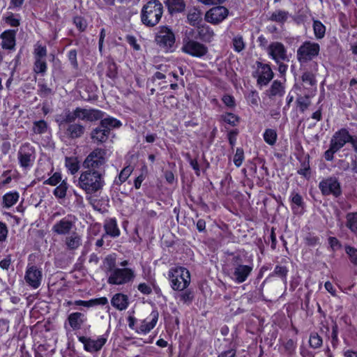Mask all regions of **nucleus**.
<instances>
[{
	"mask_svg": "<svg viewBox=\"0 0 357 357\" xmlns=\"http://www.w3.org/2000/svg\"><path fill=\"white\" fill-rule=\"evenodd\" d=\"M104 175L98 172L82 171L78 178L77 186L86 195H95L105 185Z\"/></svg>",
	"mask_w": 357,
	"mask_h": 357,
	"instance_id": "obj_1",
	"label": "nucleus"
},
{
	"mask_svg": "<svg viewBox=\"0 0 357 357\" xmlns=\"http://www.w3.org/2000/svg\"><path fill=\"white\" fill-rule=\"evenodd\" d=\"M164 11L162 3L159 0H150L141 10L142 23L147 27H153L160 21Z\"/></svg>",
	"mask_w": 357,
	"mask_h": 357,
	"instance_id": "obj_2",
	"label": "nucleus"
},
{
	"mask_svg": "<svg viewBox=\"0 0 357 357\" xmlns=\"http://www.w3.org/2000/svg\"><path fill=\"white\" fill-rule=\"evenodd\" d=\"M352 135L348 128H341L334 132L329 144V148L324 153L326 161L334 160V155L340 151L347 144H351Z\"/></svg>",
	"mask_w": 357,
	"mask_h": 357,
	"instance_id": "obj_3",
	"label": "nucleus"
},
{
	"mask_svg": "<svg viewBox=\"0 0 357 357\" xmlns=\"http://www.w3.org/2000/svg\"><path fill=\"white\" fill-rule=\"evenodd\" d=\"M253 267L252 262H250L248 264H243V259L241 255H234L231 259L229 278L236 284L243 283L251 275Z\"/></svg>",
	"mask_w": 357,
	"mask_h": 357,
	"instance_id": "obj_4",
	"label": "nucleus"
},
{
	"mask_svg": "<svg viewBox=\"0 0 357 357\" xmlns=\"http://www.w3.org/2000/svg\"><path fill=\"white\" fill-rule=\"evenodd\" d=\"M167 279L172 289L181 291L187 289L191 282V275L189 270L181 266H174L168 271Z\"/></svg>",
	"mask_w": 357,
	"mask_h": 357,
	"instance_id": "obj_5",
	"label": "nucleus"
},
{
	"mask_svg": "<svg viewBox=\"0 0 357 357\" xmlns=\"http://www.w3.org/2000/svg\"><path fill=\"white\" fill-rule=\"evenodd\" d=\"M106 151L101 148L94 149L84 159L82 167L85 171L98 172L105 174Z\"/></svg>",
	"mask_w": 357,
	"mask_h": 357,
	"instance_id": "obj_6",
	"label": "nucleus"
},
{
	"mask_svg": "<svg viewBox=\"0 0 357 357\" xmlns=\"http://www.w3.org/2000/svg\"><path fill=\"white\" fill-rule=\"evenodd\" d=\"M155 42L159 48L165 53H172L175 51V33L172 29L167 25L159 27L155 36Z\"/></svg>",
	"mask_w": 357,
	"mask_h": 357,
	"instance_id": "obj_7",
	"label": "nucleus"
},
{
	"mask_svg": "<svg viewBox=\"0 0 357 357\" xmlns=\"http://www.w3.org/2000/svg\"><path fill=\"white\" fill-rule=\"evenodd\" d=\"M219 121L233 127L232 129H228L225 126V129L229 146L231 149L234 151L237 142L238 136L240 133L239 129L236 127L239 124L241 117L234 113L225 112L220 116Z\"/></svg>",
	"mask_w": 357,
	"mask_h": 357,
	"instance_id": "obj_8",
	"label": "nucleus"
},
{
	"mask_svg": "<svg viewBox=\"0 0 357 357\" xmlns=\"http://www.w3.org/2000/svg\"><path fill=\"white\" fill-rule=\"evenodd\" d=\"M135 277L134 268L118 267L107 277V283L110 285H124L133 282Z\"/></svg>",
	"mask_w": 357,
	"mask_h": 357,
	"instance_id": "obj_9",
	"label": "nucleus"
},
{
	"mask_svg": "<svg viewBox=\"0 0 357 357\" xmlns=\"http://www.w3.org/2000/svg\"><path fill=\"white\" fill-rule=\"evenodd\" d=\"M256 69L252 72V77L257 79V86L261 89L267 86L274 77V73L270 62L263 63L257 61Z\"/></svg>",
	"mask_w": 357,
	"mask_h": 357,
	"instance_id": "obj_10",
	"label": "nucleus"
},
{
	"mask_svg": "<svg viewBox=\"0 0 357 357\" xmlns=\"http://www.w3.org/2000/svg\"><path fill=\"white\" fill-rule=\"evenodd\" d=\"M320 52L318 43L306 40L298 48L296 58L301 64L305 63L316 58Z\"/></svg>",
	"mask_w": 357,
	"mask_h": 357,
	"instance_id": "obj_11",
	"label": "nucleus"
},
{
	"mask_svg": "<svg viewBox=\"0 0 357 357\" xmlns=\"http://www.w3.org/2000/svg\"><path fill=\"white\" fill-rule=\"evenodd\" d=\"M33 72L44 75L47 70L46 57L47 54V47L39 42L33 46Z\"/></svg>",
	"mask_w": 357,
	"mask_h": 357,
	"instance_id": "obj_12",
	"label": "nucleus"
},
{
	"mask_svg": "<svg viewBox=\"0 0 357 357\" xmlns=\"http://www.w3.org/2000/svg\"><path fill=\"white\" fill-rule=\"evenodd\" d=\"M182 52L195 58H203L208 52V47L197 40L185 37L183 39Z\"/></svg>",
	"mask_w": 357,
	"mask_h": 357,
	"instance_id": "obj_13",
	"label": "nucleus"
},
{
	"mask_svg": "<svg viewBox=\"0 0 357 357\" xmlns=\"http://www.w3.org/2000/svg\"><path fill=\"white\" fill-rule=\"evenodd\" d=\"M319 188L323 196L333 195L338 198L342 195L341 183L335 176H328L319 183Z\"/></svg>",
	"mask_w": 357,
	"mask_h": 357,
	"instance_id": "obj_14",
	"label": "nucleus"
},
{
	"mask_svg": "<svg viewBox=\"0 0 357 357\" xmlns=\"http://www.w3.org/2000/svg\"><path fill=\"white\" fill-rule=\"evenodd\" d=\"M17 159L20 166L24 169H30L36 159V149L29 142L22 144L17 152Z\"/></svg>",
	"mask_w": 357,
	"mask_h": 357,
	"instance_id": "obj_15",
	"label": "nucleus"
},
{
	"mask_svg": "<svg viewBox=\"0 0 357 357\" xmlns=\"http://www.w3.org/2000/svg\"><path fill=\"white\" fill-rule=\"evenodd\" d=\"M75 335L78 341L83 344L84 350L91 354L100 351L106 344L108 337L107 333L98 336L96 340L81 335L79 333H75Z\"/></svg>",
	"mask_w": 357,
	"mask_h": 357,
	"instance_id": "obj_16",
	"label": "nucleus"
},
{
	"mask_svg": "<svg viewBox=\"0 0 357 357\" xmlns=\"http://www.w3.org/2000/svg\"><path fill=\"white\" fill-rule=\"evenodd\" d=\"M289 258L283 257L278 261L273 271L262 282V284H265L268 280L273 278L280 279L285 285L287 283V277L289 272Z\"/></svg>",
	"mask_w": 357,
	"mask_h": 357,
	"instance_id": "obj_17",
	"label": "nucleus"
},
{
	"mask_svg": "<svg viewBox=\"0 0 357 357\" xmlns=\"http://www.w3.org/2000/svg\"><path fill=\"white\" fill-rule=\"evenodd\" d=\"M266 52L268 57L274 61L275 63L289 61V58L287 55V50L281 42L275 41L271 43Z\"/></svg>",
	"mask_w": 357,
	"mask_h": 357,
	"instance_id": "obj_18",
	"label": "nucleus"
},
{
	"mask_svg": "<svg viewBox=\"0 0 357 357\" xmlns=\"http://www.w3.org/2000/svg\"><path fill=\"white\" fill-rule=\"evenodd\" d=\"M87 321V316L80 312H74L70 313L64 323V328L67 331H74L75 334L78 333L82 326Z\"/></svg>",
	"mask_w": 357,
	"mask_h": 357,
	"instance_id": "obj_19",
	"label": "nucleus"
},
{
	"mask_svg": "<svg viewBox=\"0 0 357 357\" xmlns=\"http://www.w3.org/2000/svg\"><path fill=\"white\" fill-rule=\"evenodd\" d=\"M42 278V268L29 264L24 275V280L28 286L33 289H38L41 284Z\"/></svg>",
	"mask_w": 357,
	"mask_h": 357,
	"instance_id": "obj_20",
	"label": "nucleus"
},
{
	"mask_svg": "<svg viewBox=\"0 0 357 357\" xmlns=\"http://www.w3.org/2000/svg\"><path fill=\"white\" fill-rule=\"evenodd\" d=\"M158 318V311L152 310L146 319L139 320V323L137 324L136 333L144 335L149 333L156 326Z\"/></svg>",
	"mask_w": 357,
	"mask_h": 357,
	"instance_id": "obj_21",
	"label": "nucleus"
},
{
	"mask_svg": "<svg viewBox=\"0 0 357 357\" xmlns=\"http://www.w3.org/2000/svg\"><path fill=\"white\" fill-rule=\"evenodd\" d=\"M321 334H324L328 341L331 344L332 348L335 350L340 344L339 339V326L335 321H333L331 328L328 324H323L320 328Z\"/></svg>",
	"mask_w": 357,
	"mask_h": 357,
	"instance_id": "obj_22",
	"label": "nucleus"
},
{
	"mask_svg": "<svg viewBox=\"0 0 357 357\" xmlns=\"http://www.w3.org/2000/svg\"><path fill=\"white\" fill-rule=\"evenodd\" d=\"M229 15V10L222 6H218L209 9L205 14V20L213 24H218L225 20Z\"/></svg>",
	"mask_w": 357,
	"mask_h": 357,
	"instance_id": "obj_23",
	"label": "nucleus"
},
{
	"mask_svg": "<svg viewBox=\"0 0 357 357\" xmlns=\"http://www.w3.org/2000/svg\"><path fill=\"white\" fill-rule=\"evenodd\" d=\"M104 112L97 109H85L77 107L74 109L76 119L82 121H95L103 118Z\"/></svg>",
	"mask_w": 357,
	"mask_h": 357,
	"instance_id": "obj_24",
	"label": "nucleus"
},
{
	"mask_svg": "<svg viewBox=\"0 0 357 357\" xmlns=\"http://www.w3.org/2000/svg\"><path fill=\"white\" fill-rule=\"evenodd\" d=\"M98 75L99 77L105 75L106 77L114 81L118 77V66L112 59H109L104 63L98 65Z\"/></svg>",
	"mask_w": 357,
	"mask_h": 357,
	"instance_id": "obj_25",
	"label": "nucleus"
},
{
	"mask_svg": "<svg viewBox=\"0 0 357 357\" xmlns=\"http://www.w3.org/2000/svg\"><path fill=\"white\" fill-rule=\"evenodd\" d=\"M289 201L291 211L295 215H302L305 212L306 204L303 196L295 190L290 192Z\"/></svg>",
	"mask_w": 357,
	"mask_h": 357,
	"instance_id": "obj_26",
	"label": "nucleus"
},
{
	"mask_svg": "<svg viewBox=\"0 0 357 357\" xmlns=\"http://www.w3.org/2000/svg\"><path fill=\"white\" fill-rule=\"evenodd\" d=\"M17 29H6L0 34L1 49L8 51H14L16 47V36Z\"/></svg>",
	"mask_w": 357,
	"mask_h": 357,
	"instance_id": "obj_27",
	"label": "nucleus"
},
{
	"mask_svg": "<svg viewBox=\"0 0 357 357\" xmlns=\"http://www.w3.org/2000/svg\"><path fill=\"white\" fill-rule=\"evenodd\" d=\"M74 218L72 215H66L53 225L52 231L58 235L68 234L74 226Z\"/></svg>",
	"mask_w": 357,
	"mask_h": 357,
	"instance_id": "obj_28",
	"label": "nucleus"
},
{
	"mask_svg": "<svg viewBox=\"0 0 357 357\" xmlns=\"http://www.w3.org/2000/svg\"><path fill=\"white\" fill-rule=\"evenodd\" d=\"M105 233L103 237L109 236L112 238H116L121 235V230L119 227L116 218H107L103 223Z\"/></svg>",
	"mask_w": 357,
	"mask_h": 357,
	"instance_id": "obj_29",
	"label": "nucleus"
},
{
	"mask_svg": "<svg viewBox=\"0 0 357 357\" xmlns=\"http://www.w3.org/2000/svg\"><path fill=\"white\" fill-rule=\"evenodd\" d=\"M173 297L177 301V303H182L189 306L195 299V293L191 289H185L181 291H174Z\"/></svg>",
	"mask_w": 357,
	"mask_h": 357,
	"instance_id": "obj_30",
	"label": "nucleus"
},
{
	"mask_svg": "<svg viewBox=\"0 0 357 357\" xmlns=\"http://www.w3.org/2000/svg\"><path fill=\"white\" fill-rule=\"evenodd\" d=\"M85 82L84 88L82 86H79L82 90L79 91L82 99L86 101L96 100L98 98V96L96 94V86L91 83L89 80H86Z\"/></svg>",
	"mask_w": 357,
	"mask_h": 357,
	"instance_id": "obj_31",
	"label": "nucleus"
},
{
	"mask_svg": "<svg viewBox=\"0 0 357 357\" xmlns=\"http://www.w3.org/2000/svg\"><path fill=\"white\" fill-rule=\"evenodd\" d=\"M111 304L118 310H125L129 305L128 296L122 293H116L112 296Z\"/></svg>",
	"mask_w": 357,
	"mask_h": 357,
	"instance_id": "obj_32",
	"label": "nucleus"
},
{
	"mask_svg": "<svg viewBox=\"0 0 357 357\" xmlns=\"http://www.w3.org/2000/svg\"><path fill=\"white\" fill-rule=\"evenodd\" d=\"M117 268L116 253L113 252L106 255L102 260V268L107 275V277Z\"/></svg>",
	"mask_w": 357,
	"mask_h": 357,
	"instance_id": "obj_33",
	"label": "nucleus"
},
{
	"mask_svg": "<svg viewBox=\"0 0 357 357\" xmlns=\"http://www.w3.org/2000/svg\"><path fill=\"white\" fill-rule=\"evenodd\" d=\"M85 131V128L80 123H71L66 129V135L71 139L81 137Z\"/></svg>",
	"mask_w": 357,
	"mask_h": 357,
	"instance_id": "obj_34",
	"label": "nucleus"
},
{
	"mask_svg": "<svg viewBox=\"0 0 357 357\" xmlns=\"http://www.w3.org/2000/svg\"><path fill=\"white\" fill-rule=\"evenodd\" d=\"M109 134L108 129L106 130L105 128L101 127V123H100L96 128L93 129L91 137L94 142L101 144L107 140Z\"/></svg>",
	"mask_w": 357,
	"mask_h": 357,
	"instance_id": "obj_35",
	"label": "nucleus"
},
{
	"mask_svg": "<svg viewBox=\"0 0 357 357\" xmlns=\"http://www.w3.org/2000/svg\"><path fill=\"white\" fill-rule=\"evenodd\" d=\"M165 3L169 13L172 15L182 13L185 9L184 0H166Z\"/></svg>",
	"mask_w": 357,
	"mask_h": 357,
	"instance_id": "obj_36",
	"label": "nucleus"
},
{
	"mask_svg": "<svg viewBox=\"0 0 357 357\" xmlns=\"http://www.w3.org/2000/svg\"><path fill=\"white\" fill-rule=\"evenodd\" d=\"M285 93L284 87L280 81L275 79L272 82V84L268 90L266 91V95L271 98L275 96L282 97Z\"/></svg>",
	"mask_w": 357,
	"mask_h": 357,
	"instance_id": "obj_37",
	"label": "nucleus"
},
{
	"mask_svg": "<svg viewBox=\"0 0 357 357\" xmlns=\"http://www.w3.org/2000/svg\"><path fill=\"white\" fill-rule=\"evenodd\" d=\"M134 171V167L128 165L125 166L120 172L119 175L115 178L114 183L117 185H121L123 183H125L128 178L130 177V176L132 174V173Z\"/></svg>",
	"mask_w": 357,
	"mask_h": 357,
	"instance_id": "obj_38",
	"label": "nucleus"
},
{
	"mask_svg": "<svg viewBox=\"0 0 357 357\" xmlns=\"http://www.w3.org/2000/svg\"><path fill=\"white\" fill-rule=\"evenodd\" d=\"M346 227L357 237V211L346 214Z\"/></svg>",
	"mask_w": 357,
	"mask_h": 357,
	"instance_id": "obj_39",
	"label": "nucleus"
},
{
	"mask_svg": "<svg viewBox=\"0 0 357 357\" xmlns=\"http://www.w3.org/2000/svg\"><path fill=\"white\" fill-rule=\"evenodd\" d=\"M20 195L17 191H10L3 196V206L9 208L14 206L18 201Z\"/></svg>",
	"mask_w": 357,
	"mask_h": 357,
	"instance_id": "obj_40",
	"label": "nucleus"
},
{
	"mask_svg": "<svg viewBox=\"0 0 357 357\" xmlns=\"http://www.w3.org/2000/svg\"><path fill=\"white\" fill-rule=\"evenodd\" d=\"M309 346L313 349H319L324 344V339L317 331H312L309 336Z\"/></svg>",
	"mask_w": 357,
	"mask_h": 357,
	"instance_id": "obj_41",
	"label": "nucleus"
},
{
	"mask_svg": "<svg viewBox=\"0 0 357 357\" xmlns=\"http://www.w3.org/2000/svg\"><path fill=\"white\" fill-rule=\"evenodd\" d=\"M69 188L67 178L63 179L59 185L54 189L52 193L57 199H64L67 195V191Z\"/></svg>",
	"mask_w": 357,
	"mask_h": 357,
	"instance_id": "obj_42",
	"label": "nucleus"
},
{
	"mask_svg": "<svg viewBox=\"0 0 357 357\" xmlns=\"http://www.w3.org/2000/svg\"><path fill=\"white\" fill-rule=\"evenodd\" d=\"M65 166L70 174H75L80 168L79 162L76 157H66Z\"/></svg>",
	"mask_w": 357,
	"mask_h": 357,
	"instance_id": "obj_43",
	"label": "nucleus"
},
{
	"mask_svg": "<svg viewBox=\"0 0 357 357\" xmlns=\"http://www.w3.org/2000/svg\"><path fill=\"white\" fill-rule=\"evenodd\" d=\"M101 123V127L105 128L106 130L108 129L109 132L110 133L112 128H117L121 126L122 123L120 120L114 118V117H108L105 119H100Z\"/></svg>",
	"mask_w": 357,
	"mask_h": 357,
	"instance_id": "obj_44",
	"label": "nucleus"
},
{
	"mask_svg": "<svg viewBox=\"0 0 357 357\" xmlns=\"http://www.w3.org/2000/svg\"><path fill=\"white\" fill-rule=\"evenodd\" d=\"M288 17V11L283 10H277L271 14L269 17V20L280 24H284L287 20Z\"/></svg>",
	"mask_w": 357,
	"mask_h": 357,
	"instance_id": "obj_45",
	"label": "nucleus"
},
{
	"mask_svg": "<svg viewBox=\"0 0 357 357\" xmlns=\"http://www.w3.org/2000/svg\"><path fill=\"white\" fill-rule=\"evenodd\" d=\"M263 138L267 144L274 146L278 139L276 130L272 128H266L263 133Z\"/></svg>",
	"mask_w": 357,
	"mask_h": 357,
	"instance_id": "obj_46",
	"label": "nucleus"
},
{
	"mask_svg": "<svg viewBox=\"0 0 357 357\" xmlns=\"http://www.w3.org/2000/svg\"><path fill=\"white\" fill-rule=\"evenodd\" d=\"M198 35L201 40L210 43L213 39L214 32L208 26L202 27L199 29Z\"/></svg>",
	"mask_w": 357,
	"mask_h": 357,
	"instance_id": "obj_47",
	"label": "nucleus"
},
{
	"mask_svg": "<svg viewBox=\"0 0 357 357\" xmlns=\"http://www.w3.org/2000/svg\"><path fill=\"white\" fill-rule=\"evenodd\" d=\"M313 31L317 39H322L326 34V26L319 20L313 21Z\"/></svg>",
	"mask_w": 357,
	"mask_h": 357,
	"instance_id": "obj_48",
	"label": "nucleus"
},
{
	"mask_svg": "<svg viewBox=\"0 0 357 357\" xmlns=\"http://www.w3.org/2000/svg\"><path fill=\"white\" fill-rule=\"evenodd\" d=\"M66 244L69 250H75L81 245V238L76 233L66 237Z\"/></svg>",
	"mask_w": 357,
	"mask_h": 357,
	"instance_id": "obj_49",
	"label": "nucleus"
},
{
	"mask_svg": "<svg viewBox=\"0 0 357 357\" xmlns=\"http://www.w3.org/2000/svg\"><path fill=\"white\" fill-rule=\"evenodd\" d=\"M48 128V124L45 120L35 121L33 123L32 131L37 135L45 133Z\"/></svg>",
	"mask_w": 357,
	"mask_h": 357,
	"instance_id": "obj_50",
	"label": "nucleus"
},
{
	"mask_svg": "<svg viewBox=\"0 0 357 357\" xmlns=\"http://www.w3.org/2000/svg\"><path fill=\"white\" fill-rule=\"evenodd\" d=\"M296 347L297 342L293 339H289L283 344L284 354L289 357L293 356L296 354Z\"/></svg>",
	"mask_w": 357,
	"mask_h": 357,
	"instance_id": "obj_51",
	"label": "nucleus"
},
{
	"mask_svg": "<svg viewBox=\"0 0 357 357\" xmlns=\"http://www.w3.org/2000/svg\"><path fill=\"white\" fill-rule=\"evenodd\" d=\"M296 102L301 113H304L311 103L310 96L308 95L298 97Z\"/></svg>",
	"mask_w": 357,
	"mask_h": 357,
	"instance_id": "obj_52",
	"label": "nucleus"
},
{
	"mask_svg": "<svg viewBox=\"0 0 357 357\" xmlns=\"http://www.w3.org/2000/svg\"><path fill=\"white\" fill-rule=\"evenodd\" d=\"M141 173L139 174V176H137L134 181H133V186L135 188V189L136 190H139L141 186H142V182L145 180L146 176H147V174H148V168H147V166L146 165H144L141 169Z\"/></svg>",
	"mask_w": 357,
	"mask_h": 357,
	"instance_id": "obj_53",
	"label": "nucleus"
},
{
	"mask_svg": "<svg viewBox=\"0 0 357 357\" xmlns=\"http://www.w3.org/2000/svg\"><path fill=\"white\" fill-rule=\"evenodd\" d=\"M37 86V94L42 98H47L54 93L52 89L45 83L39 82Z\"/></svg>",
	"mask_w": 357,
	"mask_h": 357,
	"instance_id": "obj_54",
	"label": "nucleus"
},
{
	"mask_svg": "<svg viewBox=\"0 0 357 357\" xmlns=\"http://www.w3.org/2000/svg\"><path fill=\"white\" fill-rule=\"evenodd\" d=\"M232 47L236 52H242L245 47V43L241 35H237L232 39Z\"/></svg>",
	"mask_w": 357,
	"mask_h": 357,
	"instance_id": "obj_55",
	"label": "nucleus"
},
{
	"mask_svg": "<svg viewBox=\"0 0 357 357\" xmlns=\"http://www.w3.org/2000/svg\"><path fill=\"white\" fill-rule=\"evenodd\" d=\"M344 250L350 262L354 266H357V248L347 244L344 245Z\"/></svg>",
	"mask_w": 357,
	"mask_h": 357,
	"instance_id": "obj_56",
	"label": "nucleus"
},
{
	"mask_svg": "<svg viewBox=\"0 0 357 357\" xmlns=\"http://www.w3.org/2000/svg\"><path fill=\"white\" fill-rule=\"evenodd\" d=\"M245 160V153L242 147L236 149V152L233 158V162L236 167H240Z\"/></svg>",
	"mask_w": 357,
	"mask_h": 357,
	"instance_id": "obj_57",
	"label": "nucleus"
},
{
	"mask_svg": "<svg viewBox=\"0 0 357 357\" xmlns=\"http://www.w3.org/2000/svg\"><path fill=\"white\" fill-rule=\"evenodd\" d=\"M63 179L62 178V174L59 172H54L50 177L46 179L44 182V185H49L51 186H56L60 184Z\"/></svg>",
	"mask_w": 357,
	"mask_h": 357,
	"instance_id": "obj_58",
	"label": "nucleus"
},
{
	"mask_svg": "<svg viewBox=\"0 0 357 357\" xmlns=\"http://www.w3.org/2000/svg\"><path fill=\"white\" fill-rule=\"evenodd\" d=\"M297 174L303 176L306 179L310 178L311 172L309 159L301 162V168L297 170Z\"/></svg>",
	"mask_w": 357,
	"mask_h": 357,
	"instance_id": "obj_59",
	"label": "nucleus"
},
{
	"mask_svg": "<svg viewBox=\"0 0 357 357\" xmlns=\"http://www.w3.org/2000/svg\"><path fill=\"white\" fill-rule=\"evenodd\" d=\"M3 19L5 23L11 27H18L20 25V18L16 17L13 13H8Z\"/></svg>",
	"mask_w": 357,
	"mask_h": 357,
	"instance_id": "obj_60",
	"label": "nucleus"
},
{
	"mask_svg": "<svg viewBox=\"0 0 357 357\" xmlns=\"http://www.w3.org/2000/svg\"><path fill=\"white\" fill-rule=\"evenodd\" d=\"M305 243L310 247H314L320 244V238L314 233L309 232L304 237Z\"/></svg>",
	"mask_w": 357,
	"mask_h": 357,
	"instance_id": "obj_61",
	"label": "nucleus"
},
{
	"mask_svg": "<svg viewBox=\"0 0 357 357\" xmlns=\"http://www.w3.org/2000/svg\"><path fill=\"white\" fill-rule=\"evenodd\" d=\"M302 81L314 89L317 86V80L313 73L309 71L304 72L301 76Z\"/></svg>",
	"mask_w": 357,
	"mask_h": 357,
	"instance_id": "obj_62",
	"label": "nucleus"
},
{
	"mask_svg": "<svg viewBox=\"0 0 357 357\" xmlns=\"http://www.w3.org/2000/svg\"><path fill=\"white\" fill-rule=\"evenodd\" d=\"M73 24L79 32H84L87 28V22L82 16H75L73 17Z\"/></svg>",
	"mask_w": 357,
	"mask_h": 357,
	"instance_id": "obj_63",
	"label": "nucleus"
},
{
	"mask_svg": "<svg viewBox=\"0 0 357 357\" xmlns=\"http://www.w3.org/2000/svg\"><path fill=\"white\" fill-rule=\"evenodd\" d=\"M67 57L68 61H70V63L71 66L77 70L78 69L79 64L77 61V51L75 49L70 50L68 54Z\"/></svg>",
	"mask_w": 357,
	"mask_h": 357,
	"instance_id": "obj_64",
	"label": "nucleus"
}]
</instances>
